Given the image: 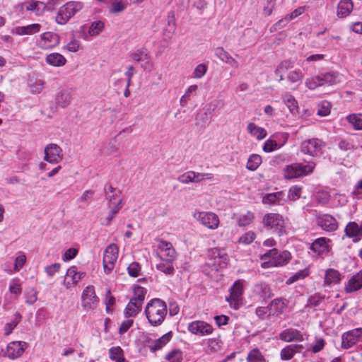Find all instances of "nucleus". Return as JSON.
I'll return each mask as SVG.
<instances>
[{
	"mask_svg": "<svg viewBox=\"0 0 362 362\" xmlns=\"http://www.w3.org/2000/svg\"><path fill=\"white\" fill-rule=\"evenodd\" d=\"M229 261L225 250L214 247L209 250V260L203 267L202 270L209 276L214 277L219 269L227 265Z\"/></svg>",
	"mask_w": 362,
	"mask_h": 362,
	"instance_id": "nucleus-1",
	"label": "nucleus"
},
{
	"mask_svg": "<svg viewBox=\"0 0 362 362\" xmlns=\"http://www.w3.org/2000/svg\"><path fill=\"white\" fill-rule=\"evenodd\" d=\"M167 313L165 303L158 298L151 300L148 303L145 309V314L149 323L155 327L162 324Z\"/></svg>",
	"mask_w": 362,
	"mask_h": 362,
	"instance_id": "nucleus-2",
	"label": "nucleus"
},
{
	"mask_svg": "<svg viewBox=\"0 0 362 362\" xmlns=\"http://www.w3.org/2000/svg\"><path fill=\"white\" fill-rule=\"evenodd\" d=\"M83 8L80 1H69L62 6L55 18L56 22L60 25L66 24L77 12Z\"/></svg>",
	"mask_w": 362,
	"mask_h": 362,
	"instance_id": "nucleus-3",
	"label": "nucleus"
},
{
	"mask_svg": "<svg viewBox=\"0 0 362 362\" xmlns=\"http://www.w3.org/2000/svg\"><path fill=\"white\" fill-rule=\"evenodd\" d=\"M315 166L314 163H309L307 165L293 163L286 166L284 170V176L288 180L305 176L313 173Z\"/></svg>",
	"mask_w": 362,
	"mask_h": 362,
	"instance_id": "nucleus-4",
	"label": "nucleus"
},
{
	"mask_svg": "<svg viewBox=\"0 0 362 362\" xmlns=\"http://www.w3.org/2000/svg\"><path fill=\"white\" fill-rule=\"evenodd\" d=\"M262 223L267 229L273 230L279 235L285 233V221L283 216L277 213L266 214L262 218Z\"/></svg>",
	"mask_w": 362,
	"mask_h": 362,
	"instance_id": "nucleus-5",
	"label": "nucleus"
},
{
	"mask_svg": "<svg viewBox=\"0 0 362 362\" xmlns=\"http://www.w3.org/2000/svg\"><path fill=\"white\" fill-rule=\"evenodd\" d=\"M268 257H272V259L269 262L262 263V266L264 268H268L269 267H279L286 264L291 259V254L286 250L278 254L276 249H272L262 256L263 259Z\"/></svg>",
	"mask_w": 362,
	"mask_h": 362,
	"instance_id": "nucleus-6",
	"label": "nucleus"
},
{
	"mask_svg": "<svg viewBox=\"0 0 362 362\" xmlns=\"http://www.w3.org/2000/svg\"><path fill=\"white\" fill-rule=\"evenodd\" d=\"M192 216L200 224L209 230H216L218 228L220 219L217 214L211 211H195Z\"/></svg>",
	"mask_w": 362,
	"mask_h": 362,
	"instance_id": "nucleus-7",
	"label": "nucleus"
},
{
	"mask_svg": "<svg viewBox=\"0 0 362 362\" xmlns=\"http://www.w3.org/2000/svg\"><path fill=\"white\" fill-rule=\"evenodd\" d=\"M119 247L112 243L108 245L103 254V265L105 274H110L114 269L118 258Z\"/></svg>",
	"mask_w": 362,
	"mask_h": 362,
	"instance_id": "nucleus-8",
	"label": "nucleus"
},
{
	"mask_svg": "<svg viewBox=\"0 0 362 362\" xmlns=\"http://www.w3.org/2000/svg\"><path fill=\"white\" fill-rule=\"evenodd\" d=\"M99 302V298L96 296L93 286H86L81 295V305L85 310H94Z\"/></svg>",
	"mask_w": 362,
	"mask_h": 362,
	"instance_id": "nucleus-9",
	"label": "nucleus"
},
{
	"mask_svg": "<svg viewBox=\"0 0 362 362\" xmlns=\"http://www.w3.org/2000/svg\"><path fill=\"white\" fill-rule=\"evenodd\" d=\"M243 294V284L240 280H238L235 281L233 286L230 288L229 296L226 297V300L229 303L231 308L235 310L239 308Z\"/></svg>",
	"mask_w": 362,
	"mask_h": 362,
	"instance_id": "nucleus-10",
	"label": "nucleus"
},
{
	"mask_svg": "<svg viewBox=\"0 0 362 362\" xmlns=\"http://www.w3.org/2000/svg\"><path fill=\"white\" fill-rule=\"evenodd\" d=\"M322 141L318 139H308L302 142L300 151L310 156H317L322 153Z\"/></svg>",
	"mask_w": 362,
	"mask_h": 362,
	"instance_id": "nucleus-11",
	"label": "nucleus"
},
{
	"mask_svg": "<svg viewBox=\"0 0 362 362\" xmlns=\"http://www.w3.org/2000/svg\"><path fill=\"white\" fill-rule=\"evenodd\" d=\"M44 151V160L49 163H58L63 159L62 149L56 144H47Z\"/></svg>",
	"mask_w": 362,
	"mask_h": 362,
	"instance_id": "nucleus-12",
	"label": "nucleus"
},
{
	"mask_svg": "<svg viewBox=\"0 0 362 362\" xmlns=\"http://www.w3.org/2000/svg\"><path fill=\"white\" fill-rule=\"evenodd\" d=\"M187 328L189 332L199 336L209 335L214 331L211 325L202 320L192 322L188 325Z\"/></svg>",
	"mask_w": 362,
	"mask_h": 362,
	"instance_id": "nucleus-13",
	"label": "nucleus"
},
{
	"mask_svg": "<svg viewBox=\"0 0 362 362\" xmlns=\"http://www.w3.org/2000/svg\"><path fill=\"white\" fill-rule=\"evenodd\" d=\"M157 248L162 259L174 260L177 252L171 243L162 239L157 240Z\"/></svg>",
	"mask_w": 362,
	"mask_h": 362,
	"instance_id": "nucleus-14",
	"label": "nucleus"
},
{
	"mask_svg": "<svg viewBox=\"0 0 362 362\" xmlns=\"http://www.w3.org/2000/svg\"><path fill=\"white\" fill-rule=\"evenodd\" d=\"M59 36L52 32L44 33L40 35V40L37 42L39 47L43 49H52L59 44Z\"/></svg>",
	"mask_w": 362,
	"mask_h": 362,
	"instance_id": "nucleus-15",
	"label": "nucleus"
},
{
	"mask_svg": "<svg viewBox=\"0 0 362 362\" xmlns=\"http://www.w3.org/2000/svg\"><path fill=\"white\" fill-rule=\"evenodd\" d=\"M362 336V328L354 329L341 336V347L348 349L354 346Z\"/></svg>",
	"mask_w": 362,
	"mask_h": 362,
	"instance_id": "nucleus-16",
	"label": "nucleus"
},
{
	"mask_svg": "<svg viewBox=\"0 0 362 362\" xmlns=\"http://www.w3.org/2000/svg\"><path fill=\"white\" fill-rule=\"evenodd\" d=\"M316 220L318 226L324 230L332 232L338 228L337 220L329 214L317 215Z\"/></svg>",
	"mask_w": 362,
	"mask_h": 362,
	"instance_id": "nucleus-17",
	"label": "nucleus"
},
{
	"mask_svg": "<svg viewBox=\"0 0 362 362\" xmlns=\"http://www.w3.org/2000/svg\"><path fill=\"white\" fill-rule=\"evenodd\" d=\"M83 272H78L77 267L72 266L67 269L65 279L64 281V285L66 289H70L72 286H74L84 276Z\"/></svg>",
	"mask_w": 362,
	"mask_h": 362,
	"instance_id": "nucleus-18",
	"label": "nucleus"
},
{
	"mask_svg": "<svg viewBox=\"0 0 362 362\" xmlns=\"http://www.w3.org/2000/svg\"><path fill=\"white\" fill-rule=\"evenodd\" d=\"M27 344L25 341H15L10 342L6 349V355L11 359L21 356L24 352Z\"/></svg>",
	"mask_w": 362,
	"mask_h": 362,
	"instance_id": "nucleus-19",
	"label": "nucleus"
},
{
	"mask_svg": "<svg viewBox=\"0 0 362 362\" xmlns=\"http://www.w3.org/2000/svg\"><path fill=\"white\" fill-rule=\"evenodd\" d=\"M286 202V199L283 191L267 194L262 198V203L264 204L283 206Z\"/></svg>",
	"mask_w": 362,
	"mask_h": 362,
	"instance_id": "nucleus-20",
	"label": "nucleus"
},
{
	"mask_svg": "<svg viewBox=\"0 0 362 362\" xmlns=\"http://www.w3.org/2000/svg\"><path fill=\"white\" fill-rule=\"evenodd\" d=\"M344 232L346 236L353 238L354 242L360 240L362 238V221L360 226L356 222H349Z\"/></svg>",
	"mask_w": 362,
	"mask_h": 362,
	"instance_id": "nucleus-21",
	"label": "nucleus"
},
{
	"mask_svg": "<svg viewBox=\"0 0 362 362\" xmlns=\"http://www.w3.org/2000/svg\"><path fill=\"white\" fill-rule=\"evenodd\" d=\"M279 339L286 342L291 341H303L304 340L303 335L301 332L295 329H286L282 331L279 334Z\"/></svg>",
	"mask_w": 362,
	"mask_h": 362,
	"instance_id": "nucleus-22",
	"label": "nucleus"
},
{
	"mask_svg": "<svg viewBox=\"0 0 362 362\" xmlns=\"http://www.w3.org/2000/svg\"><path fill=\"white\" fill-rule=\"evenodd\" d=\"M215 56L221 62L230 65L234 68L239 66V63L222 47H216L214 50Z\"/></svg>",
	"mask_w": 362,
	"mask_h": 362,
	"instance_id": "nucleus-23",
	"label": "nucleus"
},
{
	"mask_svg": "<svg viewBox=\"0 0 362 362\" xmlns=\"http://www.w3.org/2000/svg\"><path fill=\"white\" fill-rule=\"evenodd\" d=\"M304 347L302 344H290L281 350L280 358L283 361L291 360L296 353L300 352Z\"/></svg>",
	"mask_w": 362,
	"mask_h": 362,
	"instance_id": "nucleus-24",
	"label": "nucleus"
},
{
	"mask_svg": "<svg viewBox=\"0 0 362 362\" xmlns=\"http://www.w3.org/2000/svg\"><path fill=\"white\" fill-rule=\"evenodd\" d=\"M354 8V4L351 0H341L337 9V16L343 18L348 16Z\"/></svg>",
	"mask_w": 362,
	"mask_h": 362,
	"instance_id": "nucleus-25",
	"label": "nucleus"
},
{
	"mask_svg": "<svg viewBox=\"0 0 362 362\" xmlns=\"http://www.w3.org/2000/svg\"><path fill=\"white\" fill-rule=\"evenodd\" d=\"M362 288V273L358 272L348 281L345 291L346 293L355 292Z\"/></svg>",
	"mask_w": 362,
	"mask_h": 362,
	"instance_id": "nucleus-26",
	"label": "nucleus"
},
{
	"mask_svg": "<svg viewBox=\"0 0 362 362\" xmlns=\"http://www.w3.org/2000/svg\"><path fill=\"white\" fill-rule=\"evenodd\" d=\"M233 218L236 220L240 227H245L253 221L255 215L252 211H247L241 214H234Z\"/></svg>",
	"mask_w": 362,
	"mask_h": 362,
	"instance_id": "nucleus-27",
	"label": "nucleus"
},
{
	"mask_svg": "<svg viewBox=\"0 0 362 362\" xmlns=\"http://www.w3.org/2000/svg\"><path fill=\"white\" fill-rule=\"evenodd\" d=\"M293 62L291 60H284L281 62L276 66L274 74L279 77V81L284 80V74L289 70L293 69Z\"/></svg>",
	"mask_w": 362,
	"mask_h": 362,
	"instance_id": "nucleus-28",
	"label": "nucleus"
},
{
	"mask_svg": "<svg viewBox=\"0 0 362 362\" xmlns=\"http://www.w3.org/2000/svg\"><path fill=\"white\" fill-rule=\"evenodd\" d=\"M104 192L107 204H116L119 197L120 191L114 188L110 184H107L104 187Z\"/></svg>",
	"mask_w": 362,
	"mask_h": 362,
	"instance_id": "nucleus-29",
	"label": "nucleus"
},
{
	"mask_svg": "<svg viewBox=\"0 0 362 362\" xmlns=\"http://www.w3.org/2000/svg\"><path fill=\"white\" fill-rule=\"evenodd\" d=\"M71 92L69 90H62L56 95V104L62 107H66L71 103Z\"/></svg>",
	"mask_w": 362,
	"mask_h": 362,
	"instance_id": "nucleus-30",
	"label": "nucleus"
},
{
	"mask_svg": "<svg viewBox=\"0 0 362 362\" xmlns=\"http://www.w3.org/2000/svg\"><path fill=\"white\" fill-rule=\"evenodd\" d=\"M172 336L173 335L171 332L165 334L159 339L151 342L148 345L149 349L152 352L160 350L170 341Z\"/></svg>",
	"mask_w": 362,
	"mask_h": 362,
	"instance_id": "nucleus-31",
	"label": "nucleus"
},
{
	"mask_svg": "<svg viewBox=\"0 0 362 362\" xmlns=\"http://www.w3.org/2000/svg\"><path fill=\"white\" fill-rule=\"evenodd\" d=\"M141 309L142 305L130 299L124 309V316L127 318L135 317Z\"/></svg>",
	"mask_w": 362,
	"mask_h": 362,
	"instance_id": "nucleus-32",
	"label": "nucleus"
},
{
	"mask_svg": "<svg viewBox=\"0 0 362 362\" xmlns=\"http://www.w3.org/2000/svg\"><path fill=\"white\" fill-rule=\"evenodd\" d=\"M325 85H334L345 81L344 76L337 72H329L322 74Z\"/></svg>",
	"mask_w": 362,
	"mask_h": 362,
	"instance_id": "nucleus-33",
	"label": "nucleus"
},
{
	"mask_svg": "<svg viewBox=\"0 0 362 362\" xmlns=\"http://www.w3.org/2000/svg\"><path fill=\"white\" fill-rule=\"evenodd\" d=\"M41 25L38 23H33L25 26H20L15 28V33L19 35H33L39 33Z\"/></svg>",
	"mask_w": 362,
	"mask_h": 362,
	"instance_id": "nucleus-34",
	"label": "nucleus"
},
{
	"mask_svg": "<svg viewBox=\"0 0 362 362\" xmlns=\"http://www.w3.org/2000/svg\"><path fill=\"white\" fill-rule=\"evenodd\" d=\"M46 62L53 66H62L66 62V58L59 53H51L47 55L45 58Z\"/></svg>",
	"mask_w": 362,
	"mask_h": 362,
	"instance_id": "nucleus-35",
	"label": "nucleus"
},
{
	"mask_svg": "<svg viewBox=\"0 0 362 362\" xmlns=\"http://www.w3.org/2000/svg\"><path fill=\"white\" fill-rule=\"evenodd\" d=\"M327 240L325 238H317L312 243L310 249L318 255L325 254L328 251Z\"/></svg>",
	"mask_w": 362,
	"mask_h": 362,
	"instance_id": "nucleus-36",
	"label": "nucleus"
},
{
	"mask_svg": "<svg viewBox=\"0 0 362 362\" xmlns=\"http://www.w3.org/2000/svg\"><path fill=\"white\" fill-rule=\"evenodd\" d=\"M247 132L252 136L256 137L257 140H262L267 136V131L260 127H258L253 122H250L247 127Z\"/></svg>",
	"mask_w": 362,
	"mask_h": 362,
	"instance_id": "nucleus-37",
	"label": "nucleus"
},
{
	"mask_svg": "<svg viewBox=\"0 0 362 362\" xmlns=\"http://www.w3.org/2000/svg\"><path fill=\"white\" fill-rule=\"evenodd\" d=\"M132 59L136 62H145V64L142 65L145 69H151L153 68V64L150 62L148 55L144 51L138 50L133 53L132 54Z\"/></svg>",
	"mask_w": 362,
	"mask_h": 362,
	"instance_id": "nucleus-38",
	"label": "nucleus"
},
{
	"mask_svg": "<svg viewBox=\"0 0 362 362\" xmlns=\"http://www.w3.org/2000/svg\"><path fill=\"white\" fill-rule=\"evenodd\" d=\"M305 86L310 90H315L319 86L325 85L322 74L308 77L305 81Z\"/></svg>",
	"mask_w": 362,
	"mask_h": 362,
	"instance_id": "nucleus-39",
	"label": "nucleus"
},
{
	"mask_svg": "<svg viewBox=\"0 0 362 362\" xmlns=\"http://www.w3.org/2000/svg\"><path fill=\"white\" fill-rule=\"evenodd\" d=\"M282 100L292 114H296L298 112V102L291 94L285 93L282 95Z\"/></svg>",
	"mask_w": 362,
	"mask_h": 362,
	"instance_id": "nucleus-40",
	"label": "nucleus"
},
{
	"mask_svg": "<svg viewBox=\"0 0 362 362\" xmlns=\"http://www.w3.org/2000/svg\"><path fill=\"white\" fill-rule=\"evenodd\" d=\"M303 78L304 74L302 72V71L299 69H296L289 71L286 77L287 80L291 83L296 84V86H298L300 83H301Z\"/></svg>",
	"mask_w": 362,
	"mask_h": 362,
	"instance_id": "nucleus-41",
	"label": "nucleus"
},
{
	"mask_svg": "<svg viewBox=\"0 0 362 362\" xmlns=\"http://www.w3.org/2000/svg\"><path fill=\"white\" fill-rule=\"evenodd\" d=\"M340 281V274L337 270L328 269L326 270L325 283L331 285L337 284Z\"/></svg>",
	"mask_w": 362,
	"mask_h": 362,
	"instance_id": "nucleus-42",
	"label": "nucleus"
},
{
	"mask_svg": "<svg viewBox=\"0 0 362 362\" xmlns=\"http://www.w3.org/2000/svg\"><path fill=\"white\" fill-rule=\"evenodd\" d=\"M198 90L197 85H191L185 90L184 95L180 98V104L182 107L187 105L188 102L190 100L192 95H196Z\"/></svg>",
	"mask_w": 362,
	"mask_h": 362,
	"instance_id": "nucleus-43",
	"label": "nucleus"
},
{
	"mask_svg": "<svg viewBox=\"0 0 362 362\" xmlns=\"http://www.w3.org/2000/svg\"><path fill=\"white\" fill-rule=\"evenodd\" d=\"M105 28V24L101 21H93L90 23L88 30V34L90 37H95L98 35Z\"/></svg>",
	"mask_w": 362,
	"mask_h": 362,
	"instance_id": "nucleus-44",
	"label": "nucleus"
},
{
	"mask_svg": "<svg viewBox=\"0 0 362 362\" xmlns=\"http://www.w3.org/2000/svg\"><path fill=\"white\" fill-rule=\"evenodd\" d=\"M172 262L173 260L163 259L156 265V268L158 270L166 275H173L174 274L175 269L172 264Z\"/></svg>",
	"mask_w": 362,
	"mask_h": 362,
	"instance_id": "nucleus-45",
	"label": "nucleus"
},
{
	"mask_svg": "<svg viewBox=\"0 0 362 362\" xmlns=\"http://www.w3.org/2000/svg\"><path fill=\"white\" fill-rule=\"evenodd\" d=\"M110 358L115 362H127L123 355V350L119 346L112 347L109 350Z\"/></svg>",
	"mask_w": 362,
	"mask_h": 362,
	"instance_id": "nucleus-46",
	"label": "nucleus"
},
{
	"mask_svg": "<svg viewBox=\"0 0 362 362\" xmlns=\"http://www.w3.org/2000/svg\"><path fill=\"white\" fill-rule=\"evenodd\" d=\"M348 122L356 130H362V114H351L346 117Z\"/></svg>",
	"mask_w": 362,
	"mask_h": 362,
	"instance_id": "nucleus-47",
	"label": "nucleus"
},
{
	"mask_svg": "<svg viewBox=\"0 0 362 362\" xmlns=\"http://www.w3.org/2000/svg\"><path fill=\"white\" fill-rule=\"evenodd\" d=\"M46 8V5L42 1H30L26 6V10L34 12L36 15H40Z\"/></svg>",
	"mask_w": 362,
	"mask_h": 362,
	"instance_id": "nucleus-48",
	"label": "nucleus"
},
{
	"mask_svg": "<svg viewBox=\"0 0 362 362\" xmlns=\"http://www.w3.org/2000/svg\"><path fill=\"white\" fill-rule=\"evenodd\" d=\"M146 291L144 288L140 286H136L134 288V296L131 300L137 302L143 305Z\"/></svg>",
	"mask_w": 362,
	"mask_h": 362,
	"instance_id": "nucleus-49",
	"label": "nucleus"
},
{
	"mask_svg": "<svg viewBox=\"0 0 362 362\" xmlns=\"http://www.w3.org/2000/svg\"><path fill=\"white\" fill-rule=\"evenodd\" d=\"M262 163V158L257 154H252L248 158L246 168L251 171H254Z\"/></svg>",
	"mask_w": 362,
	"mask_h": 362,
	"instance_id": "nucleus-50",
	"label": "nucleus"
},
{
	"mask_svg": "<svg viewBox=\"0 0 362 362\" xmlns=\"http://www.w3.org/2000/svg\"><path fill=\"white\" fill-rule=\"evenodd\" d=\"M22 318L21 315L19 313H16L13 319L11 322L6 323L4 327L5 335L10 334L13 329L18 325Z\"/></svg>",
	"mask_w": 362,
	"mask_h": 362,
	"instance_id": "nucleus-51",
	"label": "nucleus"
},
{
	"mask_svg": "<svg viewBox=\"0 0 362 362\" xmlns=\"http://www.w3.org/2000/svg\"><path fill=\"white\" fill-rule=\"evenodd\" d=\"M287 300L282 298H276L269 304L271 308H274V311L279 313L282 312L287 307Z\"/></svg>",
	"mask_w": 362,
	"mask_h": 362,
	"instance_id": "nucleus-52",
	"label": "nucleus"
},
{
	"mask_svg": "<svg viewBox=\"0 0 362 362\" xmlns=\"http://www.w3.org/2000/svg\"><path fill=\"white\" fill-rule=\"evenodd\" d=\"M264 357L258 349L251 350L247 356V362H264Z\"/></svg>",
	"mask_w": 362,
	"mask_h": 362,
	"instance_id": "nucleus-53",
	"label": "nucleus"
},
{
	"mask_svg": "<svg viewBox=\"0 0 362 362\" xmlns=\"http://www.w3.org/2000/svg\"><path fill=\"white\" fill-rule=\"evenodd\" d=\"M126 8V4L122 1H113L110 5L108 11L111 14H117L124 11Z\"/></svg>",
	"mask_w": 362,
	"mask_h": 362,
	"instance_id": "nucleus-54",
	"label": "nucleus"
},
{
	"mask_svg": "<svg viewBox=\"0 0 362 362\" xmlns=\"http://www.w3.org/2000/svg\"><path fill=\"white\" fill-rule=\"evenodd\" d=\"M301 193L302 187L298 185H293L288 190V199L290 201L295 202L300 197Z\"/></svg>",
	"mask_w": 362,
	"mask_h": 362,
	"instance_id": "nucleus-55",
	"label": "nucleus"
},
{
	"mask_svg": "<svg viewBox=\"0 0 362 362\" xmlns=\"http://www.w3.org/2000/svg\"><path fill=\"white\" fill-rule=\"evenodd\" d=\"M331 104L328 101H322L318 105L317 114L321 117L327 116L330 113Z\"/></svg>",
	"mask_w": 362,
	"mask_h": 362,
	"instance_id": "nucleus-56",
	"label": "nucleus"
},
{
	"mask_svg": "<svg viewBox=\"0 0 362 362\" xmlns=\"http://www.w3.org/2000/svg\"><path fill=\"white\" fill-rule=\"evenodd\" d=\"M256 238V234L253 231H247L242 235L238 242L243 245H250L252 243Z\"/></svg>",
	"mask_w": 362,
	"mask_h": 362,
	"instance_id": "nucleus-57",
	"label": "nucleus"
},
{
	"mask_svg": "<svg viewBox=\"0 0 362 362\" xmlns=\"http://www.w3.org/2000/svg\"><path fill=\"white\" fill-rule=\"evenodd\" d=\"M308 274H309V272L308 269H305L303 270H300L298 272H296L295 274H293V276L289 277L286 280V284L288 285L291 284L296 281L304 279L305 277L308 276Z\"/></svg>",
	"mask_w": 362,
	"mask_h": 362,
	"instance_id": "nucleus-58",
	"label": "nucleus"
},
{
	"mask_svg": "<svg viewBox=\"0 0 362 362\" xmlns=\"http://www.w3.org/2000/svg\"><path fill=\"white\" fill-rule=\"evenodd\" d=\"M257 292L264 299L269 298L272 296L269 286L266 284H260L256 286Z\"/></svg>",
	"mask_w": 362,
	"mask_h": 362,
	"instance_id": "nucleus-59",
	"label": "nucleus"
},
{
	"mask_svg": "<svg viewBox=\"0 0 362 362\" xmlns=\"http://www.w3.org/2000/svg\"><path fill=\"white\" fill-rule=\"evenodd\" d=\"M165 359L170 362H181L182 352L180 350H173L165 356Z\"/></svg>",
	"mask_w": 362,
	"mask_h": 362,
	"instance_id": "nucleus-60",
	"label": "nucleus"
},
{
	"mask_svg": "<svg viewBox=\"0 0 362 362\" xmlns=\"http://www.w3.org/2000/svg\"><path fill=\"white\" fill-rule=\"evenodd\" d=\"M214 174L212 173H196L193 171V178L194 182L198 183L202 182L204 180H211L214 179Z\"/></svg>",
	"mask_w": 362,
	"mask_h": 362,
	"instance_id": "nucleus-61",
	"label": "nucleus"
},
{
	"mask_svg": "<svg viewBox=\"0 0 362 362\" xmlns=\"http://www.w3.org/2000/svg\"><path fill=\"white\" fill-rule=\"evenodd\" d=\"M206 71V66L204 64H200L195 67L192 73V77L194 78H201L205 75Z\"/></svg>",
	"mask_w": 362,
	"mask_h": 362,
	"instance_id": "nucleus-62",
	"label": "nucleus"
},
{
	"mask_svg": "<svg viewBox=\"0 0 362 362\" xmlns=\"http://www.w3.org/2000/svg\"><path fill=\"white\" fill-rule=\"evenodd\" d=\"M128 274L133 277H137L141 274V267L137 262L131 263L127 267Z\"/></svg>",
	"mask_w": 362,
	"mask_h": 362,
	"instance_id": "nucleus-63",
	"label": "nucleus"
},
{
	"mask_svg": "<svg viewBox=\"0 0 362 362\" xmlns=\"http://www.w3.org/2000/svg\"><path fill=\"white\" fill-rule=\"evenodd\" d=\"M26 262V257L23 252H19L16 257L14 263V270L18 272L25 264Z\"/></svg>",
	"mask_w": 362,
	"mask_h": 362,
	"instance_id": "nucleus-64",
	"label": "nucleus"
}]
</instances>
